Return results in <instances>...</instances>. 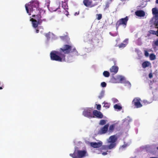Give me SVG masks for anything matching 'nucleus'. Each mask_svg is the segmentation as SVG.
<instances>
[{"mask_svg": "<svg viewBox=\"0 0 158 158\" xmlns=\"http://www.w3.org/2000/svg\"><path fill=\"white\" fill-rule=\"evenodd\" d=\"M38 12H37L38 13V14L36 15H32V17H34L35 19H37V20L40 19L41 18V13L40 11L39 10L38 11Z\"/></svg>", "mask_w": 158, "mask_h": 158, "instance_id": "17", "label": "nucleus"}, {"mask_svg": "<svg viewBox=\"0 0 158 158\" xmlns=\"http://www.w3.org/2000/svg\"><path fill=\"white\" fill-rule=\"evenodd\" d=\"M126 44H123V43H121L120 44L118 45V47L119 48H124L126 46Z\"/></svg>", "mask_w": 158, "mask_h": 158, "instance_id": "28", "label": "nucleus"}, {"mask_svg": "<svg viewBox=\"0 0 158 158\" xmlns=\"http://www.w3.org/2000/svg\"><path fill=\"white\" fill-rule=\"evenodd\" d=\"M102 154L103 155H105L107 154V152H103L102 153Z\"/></svg>", "mask_w": 158, "mask_h": 158, "instance_id": "43", "label": "nucleus"}, {"mask_svg": "<svg viewBox=\"0 0 158 158\" xmlns=\"http://www.w3.org/2000/svg\"><path fill=\"white\" fill-rule=\"evenodd\" d=\"M92 109L91 108H88L83 112V114L85 117L88 118H94L92 114Z\"/></svg>", "mask_w": 158, "mask_h": 158, "instance_id": "6", "label": "nucleus"}, {"mask_svg": "<svg viewBox=\"0 0 158 158\" xmlns=\"http://www.w3.org/2000/svg\"><path fill=\"white\" fill-rule=\"evenodd\" d=\"M77 50L74 48L72 50L71 45L68 44L64 45L62 48L59 51H53L50 53L51 60H52L63 62L66 61L65 54H68L70 52H76Z\"/></svg>", "mask_w": 158, "mask_h": 158, "instance_id": "1", "label": "nucleus"}, {"mask_svg": "<svg viewBox=\"0 0 158 158\" xmlns=\"http://www.w3.org/2000/svg\"><path fill=\"white\" fill-rule=\"evenodd\" d=\"M144 102L146 103V102H147L146 101H144Z\"/></svg>", "mask_w": 158, "mask_h": 158, "instance_id": "49", "label": "nucleus"}, {"mask_svg": "<svg viewBox=\"0 0 158 158\" xmlns=\"http://www.w3.org/2000/svg\"><path fill=\"white\" fill-rule=\"evenodd\" d=\"M142 67L145 69L146 67H148L151 66V63L148 61H145L142 64Z\"/></svg>", "mask_w": 158, "mask_h": 158, "instance_id": "16", "label": "nucleus"}, {"mask_svg": "<svg viewBox=\"0 0 158 158\" xmlns=\"http://www.w3.org/2000/svg\"><path fill=\"white\" fill-rule=\"evenodd\" d=\"M106 121L105 120H101L99 122V124L101 125H103L106 124Z\"/></svg>", "mask_w": 158, "mask_h": 158, "instance_id": "24", "label": "nucleus"}, {"mask_svg": "<svg viewBox=\"0 0 158 158\" xmlns=\"http://www.w3.org/2000/svg\"><path fill=\"white\" fill-rule=\"evenodd\" d=\"M93 115H94V117L99 118H102L103 116V114L101 112L96 110H94L93 111Z\"/></svg>", "mask_w": 158, "mask_h": 158, "instance_id": "9", "label": "nucleus"}, {"mask_svg": "<svg viewBox=\"0 0 158 158\" xmlns=\"http://www.w3.org/2000/svg\"><path fill=\"white\" fill-rule=\"evenodd\" d=\"M156 3L158 4V0H156Z\"/></svg>", "mask_w": 158, "mask_h": 158, "instance_id": "48", "label": "nucleus"}, {"mask_svg": "<svg viewBox=\"0 0 158 158\" xmlns=\"http://www.w3.org/2000/svg\"><path fill=\"white\" fill-rule=\"evenodd\" d=\"M102 143L100 141L98 142H91L90 143V146L94 148H99L101 147L102 145Z\"/></svg>", "mask_w": 158, "mask_h": 158, "instance_id": "10", "label": "nucleus"}, {"mask_svg": "<svg viewBox=\"0 0 158 158\" xmlns=\"http://www.w3.org/2000/svg\"><path fill=\"white\" fill-rule=\"evenodd\" d=\"M109 33L111 35L114 36H117L118 35V32L117 31V32L114 34H112L111 32H110Z\"/></svg>", "mask_w": 158, "mask_h": 158, "instance_id": "32", "label": "nucleus"}, {"mask_svg": "<svg viewBox=\"0 0 158 158\" xmlns=\"http://www.w3.org/2000/svg\"><path fill=\"white\" fill-rule=\"evenodd\" d=\"M39 30L38 29V28H37V29L36 30V33H38L39 32Z\"/></svg>", "mask_w": 158, "mask_h": 158, "instance_id": "44", "label": "nucleus"}, {"mask_svg": "<svg viewBox=\"0 0 158 158\" xmlns=\"http://www.w3.org/2000/svg\"><path fill=\"white\" fill-rule=\"evenodd\" d=\"M115 125L114 124H113L110 126L108 130V131H109V132L112 133L113 132L114 129Z\"/></svg>", "mask_w": 158, "mask_h": 158, "instance_id": "19", "label": "nucleus"}, {"mask_svg": "<svg viewBox=\"0 0 158 158\" xmlns=\"http://www.w3.org/2000/svg\"><path fill=\"white\" fill-rule=\"evenodd\" d=\"M42 21L41 20V19L38 20L37 23H38V24L40 25L42 23Z\"/></svg>", "mask_w": 158, "mask_h": 158, "instance_id": "36", "label": "nucleus"}, {"mask_svg": "<svg viewBox=\"0 0 158 158\" xmlns=\"http://www.w3.org/2000/svg\"><path fill=\"white\" fill-rule=\"evenodd\" d=\"M144 54L146 56H148L149 55L148 52L146 51H145Z\"/></svg>", "mask_w": 158, "mask_h": 158, "instance_id": "40", "label": "nucleus"}, {"mask_svg": "<svg viewBox=\"0 0 158 158\" xmlns=\"http://www.w3.org/2000/svg\"><path fill=\"white\" fill-rule=\"evenodd\" d=\"M30 21L32 22V26L35 28H37L38 26V23L37 21L35 19L33 18H31L30 20Z\"/></svg>", "mask_w": 158, "mask_h": 158, "instance_id": "15", "label": "nucleus"}, {"mask_svg": "<svg viewBox=\"0 0 158 158\" xmlns=\"http://www.w3.org/2000/svg\"><path fill=\"white\" fill-rule=\"evenodd\" d=\"M83 3L86 7H93L97 5L96 3H94L93 0H83Z\"/></svg>", "mask_w": 158, "mask_h": 158, "instance_id": "8", "label": "nucleus"}, {"mask_svg": "<svg viewBox=\"0 0 158 158\" xmlns=\"http://www.w3.org/2000/svg\"><path fill=\"white\" fill-rule=\"evenodd\" d=\"M104 105L103 106L104 107L106 108V109L110 107V104L107 102H104Z\"/></svg>", "mask_w": 158, "mask_h": 158, "instance_id": "25", "label": "nucleus"}, {"mask_svg": "<svg viewBox=\"0 0 158 158\" xmlns=\"http://www.w3.org/2000/svg\"><path fill=\"white\" fill-rule=\"evenodd\" d=\"M127 144H124L123 145H122L120 148L123 149L126 148L127 146Z\"/></svg>", "mask_w": 158, "mask_h": 158, "instance_id": "29", "label": "nucleus"}, {"mask_svg": "<svg viewBox=\"0 0 158 158\" xmlns=\"http://www.w3.org/2000/svg\"><path fill=\"white\" fill-rule=\"evenodd\" d=\"M149 57L150 60H154L156 58L155 55L153 53L150 54Z\"/></svg>", "mask_w": 158, "mask_h": 158, "instance_id": "21", "label": "nucleus"}, {"mask_svg": "<svg viewBox=\"0 0 158 158\" xmlns=\"http://www.w3.org/2000/svg\"><path fill=\"white\" fill-rule=\"evenodd\" d=\"M39 2L38 1L34 0L31 1L28 4H26L25 7L27 12L29 15H31V13L36 10V12L39 10Z\"/></svg>", "mask_w": 158, "mask_h": 158, "instance_id": "2", "label": "nucleus"}, {"mask_svg": "<svg viewBox=\"0 0 158 158\" xmlns=\"http://www.w3.org/2000/svg\"><path fill=\"white\" fill-rule=\"evenodd\" d=\"M128 19L129 18L128 16H126L125 18L120 19L118 20L115 24V27L117 31L120 25H122L125 27L127 25Z\"/></svg>", "mask_w": 158, "mask_h": 158, "instance_id": "5", "label": "nucleus"}, {"mask_svg": "<svg viewBox=\"0 0 158 158\" xmlns=\"http://www.w3.org/2000/svg\"><path fill=\"white\" fill-rule=\"evenodd\" d=\"M157 150H158V147H157Z\"/></svg>", "mask_w": 158, "mask_h": 158, "instance_id": "52", "label": "nucleus"}, {"mask_svg": "<svg viewBox=\"0 0 158 158\" xmlns=\"http://www.w3.org/2000/svg\"><path fill=\"white\" fill-rule=\"evenodd\" d=\"M97 109L98 110H100L101 109V105L100 104L97 105Z\"/></svg>", "mask_w": 158, "mask_h": 158, "instance_id": "34", "label": "nucleus"}, {"mask_svg": "<svg viewBox=\"0 0 158 158\" xmlns=\"http://www.w3.org/2000/svg\"><path fill=\"white\" fill-rule=\"evenodd\" d=\"M149 77L151 79L153 77V75L152 73H150L148 75Z\"/></svg>", "mask_w": 158, "mask_h": 158, "instance_id": "39", "label": "nucleus"}, {"mask_svg": "<svg viewBox=\"0 0 158 158\" xmlns=\"http://www.w3.org/2000/svg\"><path fill=\"white\" fill-rule=\"evenodd\" d=\"M157 28H158V26L157 27ZM156 36H158V30L156 31Z\"/></svg>", "mask_w": 158, "mask_h": 158, "instance_id": "45", "label": "nucleus"}, {"mask_svg": "<svg viewBox=\"0 0 158 158\" xmlns=\"http://www.w3.org/2000/svg\"><path fill=\"white\" fill-rule=\"evenodd\" d=\"M79 11H78V12H76L75 14H74V15H79Z\"/></svg>", "mask_w": 158, "mask_h": 158, "instance_id": "42", "label": "nucleus"}, {"mask_svg": "<svg viewBox=\"0 0 158 158\" xmlns=\"http://www.w3.org/2000/svg\"><path fill=\"white\" fill-rule=\"evenodd\" d=\"M97 19L98 20H99L101 19L102 17V15L101 14H97Z\"/></svg>", "mask_w": 158, "mask_h": 158, "instance_id": "27", "label": "nucleus"}, {"mask_svg": "<svg viewBox=\"0 0 158 158\" xmlns=\"http://www.w3.org/2000/svg\"><path fill=\"white\" fill-rule=\"evenodd\" d=\"M62 6L64 10H68V6L66 5L63 4Z\"/></svg>", "mask_w": 158, "mask_h": 158, "instance_id": "31", "label": "nucleus"}, {"mask_svg": "<svg viewBox=\"0 0 158 158\" xmlns=\"http://www.w3.org/2000/svg\"><path fill=\"white\" fill-rule=\"evenodd\" d=\"M135 14L139 17H144L145 15V13L143 10H138L135 12Z\"/></svg>", "mask_w": 158, "mask_h": 158, "instance_id": "13", "label": "nucleus"}, {"mask_svg": "<svg viewBox=\"0 0 158 158\" xmlns=\"http://www.w3.org/2000/svg\"><path fill=\"white\" fill-rule=\"evenodd\" d=\"M118 67L113 66L110 68V71L113 74H115L118 72Z\"/></svg>", "mask_w": 158, "mask_h": 158, "instance_id": "14", "label": "nucleus"}, {"mask_svg": "<svg viewBox=\"0 0 158 158\" xmlns=\"http://www.w3.org/2000/svg\"><path fill=\"white\" fill-rule=\"evenodd\" d=\"M150 158H157L155 157H150Z\"/></svg>", "mask_w": 158, "mask_h": 158, "instance_id": "51", "label": "nucleus"}, {"mask_svg": "<svg viewBox=\"0 0 158 158\" xmlns=\"http://www.w3.org/2000/svg\"><path fill=\"white\" fill-rule=\"evenodd\" d=\"M112 61H113L114 65H116V61L114 59H112Z\"/></svg>", "mask_w": 158, "mask_h": 158, "instance_id": "41", "label": "nucleus"}, {"mask_svg": "<svg viewBox=\"0 0 158 158\" xmlns=\"http://www.w3.org/2000/svg\"><path fill=\"white\" fill-rule=\"evenodd\" d=\"M87 152L85 150H75L73 154L69 156L73 158H81L86 156Z\"/></svg>", "mask_w": 158, "mask_h": 158, "instance_id": "4", "label": "nucleus"}, {"mask_svg": "<svg viewBox=\"0 0 158 158\" xmlns=\"http://www.w3.org/2000/svg\"><path fill=\"white\" fill-rule=\"evenodd\" d=\"M109 126V124L105 125L104 127L102 128L99 131V133L100 134H104L106 133L108 130Z\"/></svg>", "mask_w": 158, "mask_h": 158, "instance_id": "11", "label": "nucleus"}, {"mask_svg": "<svg viewBox=\"0 0 158 158\" xmlns=\"http://www.w3.org/2000/svg\"><path fill=\"white\" fill-rule=\"evenodd\" d=\"M117 137L115 135H113L110 136L109 137L108 142L109 143H116L115 142L117 141Z\"/></svg>", "mask_w": 158, "mask_h": 158, "instance_id": "12", "label": "nucleus"}, {"mask_svg": "<svg viewBox=\"0 0 158 158\" xmlns=\"http://www.w3.org/2000/svg\"><path fill=\"white\" fill-rule=\"evenodd\" d=\"M104 92L102 91L101 92L100 95L98 96V97L100 99H101L104 96Z\"/></svg>", "mask_w": 158, "mask_h": 158, "instance_id": "23", "label": "nucleus"}, {"mask_svg": "<svg viewBox=\"0 0 158 158\" xmlns=\"http://www.w3.org/2000/svg\"><path fill=\"white\" fill-rule=\"evenodd\" d=\"M110 144L108 146H107L106 148L107 149H111L114 147L116 145V143H110Z\"/></svg>", "mask_w": 158, "mask_h": 158, "instance_id": "18", "label": "nucleus"}, {"mask_svg": "<svg viewBox=\"0 0 158 158\" xmlns=\"http://www.w3.org/2000/svg\"><path fill=\"white\" fill-rule=\"evenodd\" d=\"M68 10H65V11L64 12V14L68 16L69 15V12L68 11Z\"/></svg>", "mask_w": 158, "mask_h": 158, "instance_id": "37", "label": "nucleus"}, {"mask_svg": "<svg viewBox=\"0 0 158 158\" xmlns=\"http://www.w3.org/2000/svg\"><path fill=\"white\" fill-rule=\"evenodd\" d=\"M153 15L150 22L154 25L155 28H157L158 26V9L154 7L152 9Z\"/></svg>", "mask_w": 158, "mask_h": 158, "instance_id": "3", "label": "nucleus"}, {"mask_svg": "<svg viewBox=\"0 0 158 158\" xmlns=\"http://www.w3.org/2000/svg\"><path fill=\"white\" fill-rule=\"evenodd\" d=\"M114 107L115 109H117L119 110H120L122 109V106L117 104H115L114 106Z\"/></svg>", "mask_w": 158, "mask_h": 158, "instance_id": "20", "label": "nucleus"}, {"mask_svg": "<svg viewBox=\"0 0 158 158\" xmlns=\"http://www.w3.org/2000/svg\"><path fill=\"white\" fill-rule=\"evenodd\" d=\"M150 33H149L147 35L148 36H150Z\"/></svg>", "mask_w": 158, "mask_h": 158, "instance_id": "47", "label": "nucleus"}, {"mask_svg": "<svg viewBox=\"0 0 158 158\" xmlns=\"http://www.w3.org/2000/svg\"><path fill=\"white\" fill-rule=\"evenodd\" d=\"M45 35L47 37V39H48L50 38V37H49L50 35L48 33H46Z\"/></svg>", "mask_w": 158, "mask_h": 158, "instance_id": "38", "label": "nucleus"}, {"mask_svg": "<svg viewBox=\"0 0 158 158\" xmlns=\"http://www.w3.org/2000/svg\"><path fill=\"white\" fill-rule=\"evenodd\" d=\"M101 85L102 87H106V83L105 82H103L101 83Z\"/></svg>", "mask_w": 158, "mask_h": 158, "instance_id": "30", "label": "nucleus"}, {"mask_svg": "<svg viewBox=\"0 0 158 158\" xmlns=\"http://www.w3.org/2000/svg\"><path fill=\"white\" fill-rule=\"evenodd\" d=\"M94 3H96L97 5H98V3L101 1L102 0H93Z\"/></svg>", "mask_w": 158, "mask_h": 158, "instance_id": "33", "label": "nucleus"}, {"mask_svg": "<svg viewBox=\"0 0 158 158\" xmlns=\"http://www.w3.org/2000/svg\"><path fill=\"white\" fill-rule=\"evenodd\" d=\"M2 89V87H0V89Z\"/></svg>", "mask_w": 158, "mask_h": 158, "instance_id": "50", "label": "nucleus"}, {"mask_svg": "<svg viewBox=\"0 0 158 158\" xmlns=\"http://www.w3.org/2000/svg\"><path fill=\"white\" fill-rule=\"evenodd\" d=\"M118 101V100L117 99H115L114 102H117Z\"/></svg>", "mask_w": 158, "mask_h": 158, "instance_id": "46", "label": "nucleus"}, {"mask_svg": "<svg viewBox=\"0 0 158 158\" xmlns=\"http://www.w3.org/2000/svg\"><path fill=\"white\" fill-rule=\"evenodd\" d=\"M148 33H150V34L155 35H156V32L155 31L153 30H150L148 31Z\"/></svg>", "mask_w": 158, "mask_h": 158, "instance_id": "26", "label": "nucleus"}, {"mask_svg": "<svg viewBox=\"0 0 158 158\" xmlns=\"http://www.w3.org/2000/svg\"><path fill=\"white\" fill-rule=\"evenodd\" d=\"M141 99L138 97L135 98L132 101V104L135 106L136 108H140L142 106L141 103Z\"/></svg>", "mask_w": 158, "mask_h": 158, "instance_id": "7", "label": "nucleus"}, {"mask_svg": "<svg viewBox=\"0 0 158 158\" xmlns=\"http://www.w3.org/2000/svg\"><path fill=\"white\" fill-rule=\"evenodd\" d=\"M103 76L105 77H108L110 76V73L107 71H104L103 73Z\"/></svg>", "mask_w": 158, "mask_h": 158, "instance_id": "22", "label": "nucleus"}, {"mask_svg": "<svg viewBox=\"0 0 158 158\" xmlns=\"http://www.w3.org/2000/svg\"><path fill=\"white\" fill-rule=\"evenodd\" d=\"M155 45L156 46H158V39L154 42Z\"/></svg>", "mask_w": 158, "mask_h": 158, "instance_id": "35", "label": "nucleus"}]
</instances>
